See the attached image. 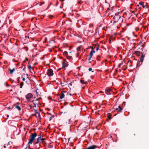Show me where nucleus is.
Returning <instances> with one entry per match:
<instances>
[{"label": "nucleus", "mask_w": 149, "mask_h": 149, "mask_svg": "<svg viewBox=\"0 0 149 149\" xmlns=\"http://www.w3.org/2000/svg\"><path fill=\"white\" fill-rule=\"evenodd\" d=\"M37 136V134L36 133L32 134L29 137V142L27 144L28 147L30 148V146L31 144L33 141L35 140V138Z\"/></svg>", "instance_id": "1"}, {"label": "nucleus", "mask_w": 149, "mask_h": 149, "mask_svg": "<svg viewBox=\"0 0 149 149\" xmlns=\"http://www.w3.org/2000/svg\"><path fill=\"white\" fill-rule=\"evenodd\" d=\"M45 139L44 138H42L41 136H39L37 139L36 141L35 142V144H37L38 143L40 142H43L45 140Z\"/></svg>", "instance_id": "2"}, {"label": "nucleus", "mask_w": 149, "mask_h": 149, "mask_svg": "<svg viewBox=\"0 0 149 149\" xmlns=\"http://www.w3.org/2000/svg\"><path fill=\"white\" fill-rule=\"evenodd\" d=\"M143 50L142 51L143 52H141V54H142V55L141 57H140V61L141 62V63L143 62V58L145 57V55L146 54V53H144L143 51Z\"/></svg>", "instance_id": "3"}, {"label": "nucleus", "mask_w": 149, "mask_h": 149, "mask_svg": "<svg viewBox=\"0 0 149 149\" xmlns=\"http://www.w3.org/2000/svg\"><path fill=\"white\" fill-rule=\"evenodd\" d=\"M47 74L49 76H52L53 74V70L51 69H49L47 72Z\"/></svg>", "instance_id": "4"}, {"label": "nucleus", "mask_w": 149, "mask_h": 149, "mask_svg": "<svg viewBox=\"0 0 149 149\" xmlns=\"http://www.w3.org/2000/svg\"><path fill=\"white\" fill-rule=\"evenodd\" d=\"M25 96L26 98L28 100V102H29L30 101L29 99L33 97V95L31 93H29L27 94Z\"/></svg>", "instance_id": "5"}, {"label": "nucleus", "mask_w": 149, "mask_h": 149, "mask_svg": "<svg viewBox=\"0 0 149 149\" xmlns=\"http://www.w3.org/2000/svg\"><path fill=\"white\" fill-rule=\"evenodd\" d=\"M111 91V90L109 88H107L106 89L105 93L107 95H111V93L110 92Z\"/></svg>", "instance_id": "6"}, {"label": "nucleus", "mask_w": 149, "mask_h": 149, "mask_svg": "<svg viewBox=\"0 0 149 149\" xmlns=\"http://www.w3.org/2000/svg\"><path fill=\"white\" fill-rule=\"evenodd\" d=\"M121 16L118 14H115V15L114 17L113 18V20L116 19H118V20L119 21L120 18H121Z\"/></svg>", "instance_id": "7"}, {"label": "nucleus", "mask_w": 149, "mask_h": 149, "mask_svg": "<svg viewBox=\"0 0 149 149\" xmlns=\"http://www.w3.org/2000/svg\"><path fill=\"white\" fill-rule=\"evenodd\" d=\"M39 99H37L36 100H33L32 102L33 103V104H34V107H36V104H37V105H38V104H39V102H37V101H38Z\"/></svg>", "instance_id": "8"}, {"label": "nucleus", "mask_w": 149, "mask_h": 149, "mask_svg": "<svg viewBox=\"0 0 149 149\" xmlns=\"http://www.w3.org/2000/svg\"><path fill=\"white\" fill-rule=\"evenodd\" d=\"M116 109L118 111V113H120L123 109V108L121 107L120 106H118V108H116Z\"/></svg>", "instance_id": "9"}, {"label": "nucleus", "mask_w": 149, "mask_h": 149, "mask_svg": "<svg viewBox=\"0 0 149 149\" xmlns=\"http://www.w3.org/2000/svg\"><path fill=\"white\" fill-rule=\"evenodd\" d=\"M14 107H15V108L17 109V110L20 111L21 110V108L19 106H18L17 104H13V107H12V109H13Z\"/></svg>", "instance_id": "10"}, {"label": "nucleus", "mask_w": 149, "mask_h": 149, "mask_svg": "<svg viewBox=\"0 0 149 149\" xmlns=\"http://www.w3.org/2000/svg\"><path fill=\"white\" fill-rule=\"evenodd\" d=\"M97 146L95 145H93L91 146L88 148H86L85 149H95V148H97Z\"/></svg>", "instance_id": "11"}, {"label": "nucleus", "mask_w": 149, "mask_h": 149, "mask_svg": "<svg viewBox=\"0 0 149 149\" xmlns=\"http://www.w3.org/2000/svg\"><path fill=\"white\" fill-rule=\"evenodd\" d=\"M63 93H66V92L65 91L63 92L62 91L61 92V95L60 96V98L61 99H62L64 98L65 96V95Z\"/></svg>", "instance_id": "12"}, {"label": "nucleus", "mask_w": 149, "mask_h": 149, "mask_svg": "<svg viewBox=\"0 0 149 149\" xmlns=\"http://www.w3.org/2000/svg\"><path fill=\"white\" fill-rule=\"evenodd\" d=\"M9 70L10 71V73L11 74H12L15 70L14 68L12 69L9 68Z\"/></svg>", "instance_id": "13"}, {"label": "nucleus", "mask_w": 149, "mask_h": 149, "mask_svg": "<svg viewBox=\"0 0 149 149\" xmlns=\"http://www.w3.org/2000/svg\"><path fill=\"white\" fill-rule=\"evenodd\" d=\"M141 52H140L139 51H136L135 52V54L137 56H139L141 54Z\"/></svg>", "instance_id": "14"}, {"label": "nucleus", "mask_w": 149, "mask_h": 149, "mask_svg": "<svg viewBox=\"0 0 149 149\" xmlns=\"http://www.w3.org/2000/svg\"><path fill=\"white\" fill-rule=\"evenodd\" d=\"M111 114L110 113H108L107 115V117L109 119V120H111Z\"/></svg>", "instance_id": "15"}, {"label": "nucleus", "mask_w": 149, "mask_h": 149, "mask_svg": "<svg viewBox=\"0 0 149 149\" xmlns=\"http://www.w3.org/2000/svg\"><path fill=\"white\" fill-rule=\"evenodd\" d=\"M139 4L141 5L143 8H144L145 7V6L144 5L143 3L144 2L142 1H141L139 2Z\"/></svg>", "instance_id": "16"}, {"label": "nucleus", "mask_w": 149, "mask_h": 149, "mask_svg": "<svg viewBox=\"0 0 149 149\" xmlns=\"http://www.w3.org/2000/svg\"><path fill=\"white\" fill-rule=\"evenodd\" d=\"M68 65V64L64 62L63 64V68H64L67 67Z\"/></svg>", "instance_id": "17"}, {"label": "nucleus", "mask_w": 149, "mask_h": 149, "mask_svg": "<svg viewBox=\"0 0 149 149\" xmlns=\"http://www.w3.org/2000/svg\"><path fill=\"white\" fill-rule=\"evenodd\" d=\"M24 85V82H21V83H20V88H22V87Z\"/></svg>", "instance_id": "18"}, {"label": "nucleus", "mask_w": 149, "mask_h": 149, "mask_svg": "<svg viewBox=\"0 0 149 149\" xmlns=\"http://www.w3.org/2000/svg\"><path fill=\"white\" fill-rule=\"evenodd\" d=\"M63 55L67 56L68 55V52L66 51H65L63 53Z\"/></svg>", "instance_id": "19"}, {"label": "nucleus", "mask_w": 149, "mask_h": 149, "mask_svg": "<svg viewBox=\"0 0 149 149\" xmlns=\"http://www.w3.org/2000/svg\"><path fill=\"white\" fill-rule=\"evenodd\" d=\"M131 61H130V60H129L127 62V64L128 65H129V66L130 67L131 66Z\"/></svg>", "instance_id": "20"}, {"label": "nucleus", "mask_w": 149, "mask_h": 149, "mask_svg": "<svg viewBox=\"0 0 149 149\" xmlns=\"http://www.w3.org/2000/svg\"><path fill=\"white\" fill-rule=\"evenodd\" d=\"M39 91V90L38 89H37L36 90V94L37 95V96H38V95H39L38 91Z\"/></svg>", "instance_id": "21"}, {"label": "nucleus", "mask_w": 149, "mask_h": 149, "mask_svg": "<svg viewBox=\"0 0 149 149\" xmlns=\"http://www.w3.org/2000/svg\"><path fill=\"white\" fill-rule=\"evenodd\" d=\"M66 57L68 59H71V58H72V57L71 56H69L68 55L67 56H66Z\"/></svg>", "instance_id": "22"}, {"label": "nucleus", "mask_w": 149, "mask_h": 149, "mask_svg": "<svg viewBox=\"0 0 149 149\" xmlns=\"http://www.w3.org/2000/svg\"><path fill=\"white\" fill-rule=\"evenodd\" d=\"M97 60L99 61L100 59V56L99 55L97 56Z\"/></svg>", "instance_id": "23"}, {"label": "nucleus", "mask_w": 149, "mask_h": 149, "mask_svg": "<svg viewBox=\"0 0 149 149\" xmlns=\"http://www.w3.org/2000/svg\"><path fill=\"white\" fill-rule=\"evenodd\" d=\"M80 82L82 84H84V81L83 80H80Z\"/></svg>", "instance_id": "24"}, {"label": "nucleus", "mask_w": 149, "mask_h": 149, "mask_svg": "<svg viewBox=\"0 0 149 149\" xmlns=\"http://www.w3.org/2000/svg\"><path fill=\"white\" fill-rule=\"evenodd\" d=\"M89 55L90 56L92 57V56H93V54L92 53V52H90Z\"/></svg>", "instance_id": "25"}, {"label": "nucleus", "mask_w": 149, "mask_h": 149, "mask_svg": "<svg viewBox=\"0 0 149 149\" xmlns=\"http://www.w3.org/2000/svg\"><path fill=\"white\" fill-rule=\"evenodd\" d=\"M96 46L97 47L96 48V50L97 51L99 49V48H98L99 45H98V44H97L96 45Z\"/></svg>", "instance_id": "26"}, {"label": "nucleus", "mask_w": 149, "mask_h": 149, "mask_svg": "<svg viewBox=\"0 0 149 149\" xmlns=\"http://www.w3.org/2000/svg\"><path fill=\"white\" fill-rule=\"evenodd\" d=\"M69 95H70L71 96H72V94L71 93H67V96H69Z\"/></svg>", "instance_id": "27"}, {"label": "nucleus", "mask_w": 149, "mask_h": 149, "mask_svg": "<svg viewBox=\"0 0 149 149\" xmlns=\"http://www.w3.org/2000/svg\"><path fill=\"white\" fill-rule=\"evenodd\" d=\"M34 111L36 113H38V111L37 110H34Z\"/></svg>", "instance_id": "28"}, {"label": "nucleus", "mask_w": 149, "mask_h": 149, "mask_svg": "<svg viewBox=\"0 0 149 149\" xmlns=\"http://www.w3.org/2000/svg\"><path fill=\"white\" fill-rule=\"evenodd\" d=\"M28 68L29 69H30L31 68V67L30 65L28 67Z\"/></svg>", "instance_id": "29"}, {"label": "nucleus", "mask_w": 149, "mask_h": 149, "mask_svg": "<svg viewBox=\"0 0 149 149\" xmlns=\"http://www.w3.org/2000/svg\"><path fill=\"white\" fill-rule=\"evenodd\" d=\"M139 62H137V66H140V64L139 65Z\"/></svg>", "instance_id": "30"}, {"label": "nucleus", "mask_w": 149, "mask_h": 149, "mask_svg": "<svg viewBox=\"0 0 149 149\" xmlns=\"http://www.w3.org/2000/svg\"><path fill=\"white\" fill-rule=\"evenodd\" d=\"M116 19H115V20H114V21H113V24H114L115 23H116Z\"/></svg>", "instance_id": "31"}, {"label": "nucleus", "mask_w": 149, "mask_h": 149, "mask_svg": "<svg viewBox=\"0 0 149 149\" xmlns=\"http://www.w3.org/2000/svg\"><path fill=\"white\" fill-rule=\"evenodd\" d=\"M91 52H92V53H94L95 52V51L93 50H92Z\"/></svg>", "instance_id": "32"}, {"label": "nucleus", "mask_w": 149, "mask_h": 149, "mask_svg": "<svg viewBox=\"0 0 149 149\" xmlns=\"http://www.w3.org/2000/svg\"><path fill=\"white\" fill-rule=\"evenodd\" d=\"M90 47L91 48V49H92V50H93V49H94V48H93V47L91 46Z\"/></svg>", "instance_id": "33"}, {"label": "nucleus", "mask_w": 149, "mask_h": 149, "mask_svg": "<svg viewBox=\"0 0 149 149\" xmlns=\"http://www.w3.org/2000/svg\"><path fill=\"white\" fill-rule=\"evenodd\" d=\"M77 50L78 51H80V47H78L77 48Z\"/></svg>", "instance_id": "34"}, {"label": "nucleus", "mask_w": 149, "mask_h": 149, "mask_svg": "<svg viewBox=\"0 0 149 149\" xmlns=\"http://www.w3.org/2000/svg\"><path fill=\"white\" fill-rule=\"evenodd\" d=\"M52 16L51 15H49L48 17H49L50 18H52Z\"/></svg>", "instance_id": "35"}, {"label": "nucleus", "mask_w": 149, "mask_h": 149, "mask_svg": "<svg viewBox=\"0 0 149 149\" xmlns=\"http://www.w3.org/2000/svg\"><path fill=\"white\" fill-rule=\"evenodd\" d=\"M92 68H89L88 69L89 71H90L92 70Z\"/></svg>", "instance_id": "36"}, {"label": "nucleus", "mask_w": 149, "mask_h": 149, "mask_svg": "<svg viewBox=\"0 0 149 149\" xmlns=\"http://www.w3.org/2000/svg\"><path fill=\"white\" fill-rule=\"evenodd\" d=\"M109 42L110 43H111V40H110V39H109Z\"/></svg>", "instance_id": "37"}, {"label": "nucleus", "mask_w": 149, "mask_h": 149, "mask_svg": "<svg viewBox=\"0 0 149 149\" xmlns=\"http://www.w3.org/2000/svg\"><path fill=\"white\" fill-rule=\"evenodd\" d=\"M25 80V78L24 77L22 79V81H24Z\"/></svg>", "instance_id": "38"}, {"label": "nucleus", "mask_w": 149, "mask_h": 149, "mask_svg": "<svg viewBox=\"0 0 149 149\" xmlns=\"http://www.w3.org/2000/svg\"><path fill=\"white\" fill-rule=\"evenodd\" d=\"M52 116H51L50 117V119H49V120H51L52 119Z\"/></svg>", "instance_id": "39"}, {"label": "nucleus", "mask_w": 149, "mask_h": 149, "mask_svg": "<svg viewBox=\"0 0 149 149\" xmlns=\"http://www.w3.org/2000/svg\"><path fill=\"white\" fill-rule=\"evenodd\" d=\"M92 57H91L90 56L89 59H88V61H90L91 60V58H92Z\"/></svg>", "instance_id": "40"}, {"label": "nucleus", "mask_w": 149, "mask_h": 149, "mask_svg": "<svg viewBox=\"0 0 149 149\" xmlns=\"http://www.w3.org/2000/svg\"><path fill=\"white\" fill-rule=\"evenodd\" d=\"M88 84V83L86 81L85 82H84V84Z\"/></svg>", "instance_id": "41"}, {"label": "nucleus", "mask_w": 149, "mask_h": 149, "mask_svg": "<svg viewBox=\"0 0 149 149\" xmlns=\"http://www.w3.org/2000/svg\"><path fill=\"white\" fill-rule=\"evenodd\" d=\"M49 147L50 148H51L52 147V146L51 145L49 144Z\"/></svg>", "instance_id": "42"}, {"label": "nucleus", "mask_w": 149, "mask_h": 149, "mask_svg": "<svg viewBox=\"0 0 149 149\" xmlns=\"http://www.w3.org/2000/svg\"><path fill=\"white\" fill-rule=\"evenodd\" d=\"M19 104V102H17L15 104H17V105L18 106Z\"/></svg>", "instance_id": "43"}, {"label": "nucleus", "mask_w": 149, "mask_h": 149, "mask_svg": "<svg viewBox=\"0 0 149 149\" xmlns=\"http://www.w3.org/2000/svg\"><path fill=\"white\" fill-rule=\"evenodd\" d=\"M38 116H39V117H40V113H38Z\"/></svg>", "instance_id": "44"}, {"label": "nucleus", "mask_w": 149, "mask_h": 149, "mask_svg": "<svg viewBox=\"0 0 149 149\" xmlns=\"http://www.w3.org/2000/svg\"><path fill=\"white\" fill-rule=\"evenodd\" d=\"M7 108L9 109H11V108L10 107H7Z\"/></svg>", "instance_id": "45"}, {"label": "nucleus", "mask_w": 149, "mask_h": 149, "mask_svg": "<svg viewBox=\"0 0 149 149\" xmlns=\"http://www.w3.org/2000/svg\"><path fill=\"white\" fill-rule=\"evenodd\" d=\"M69 85H70V86H72V84H71L70 83L68 84Z\"/></svg>", "instance_id": "46"}, {"label": "nucleus", "mask_w": 149, "mask_h": 149, "mask_svg": "<svg viewBox=\"0 0 149 149\" xmlns=\"http://www.w3.org/2000/svg\"><path fill=\"white\" fill-rule=\"evenodd\" d=\"M33 115L35 116L36 117H37L36 114H34Z\"/></svg>", "instance_id": "47"}, {"label": "nucleus", "mask_w": 149, "mask_h": 149, "mask_svg": "<svg viewBox=\"0 0 149 149\" xmlns=\"http://www.w3.org/2000/svg\"><path fill=\"white\" fill-rule=\"evenodd\" d=\"M93 26V25H92H92H91V24H90V27H91V26Z\"/></svg>", "instance_id": "48"}, {"label": "nucleus", "mask_w": 149, "mask_h": 149, "mask_svg": "<svg viewBox=\"0 0 149 149\" xmlns=\"http://www.w3.org/2000/svg\"><path fill=\"white\" fill-rule=\"evenodd\" d=\"M122 64V63H120V65H119V67H120V65Z\"/></svg>", "instance_id": "49"}, {"label": "nucleus", "mask_w": 149, "mask_h": 149, "mask_svg": "<svg viewBox=\"0 0 149 149\" xmlns=\"http://www.w3.org/2000/svg\"><path fill=\"white\" fill-rule=\"evenodd\" d=\"M26 60L27 61H28V58H26Z\"/></svg>", "instance_id": "50"}, {"label": "nucleus", "mask_w": 149, "mask_h": 149, "mask_svg": "<svg viewBox=\"0 0 149 149\" xmlns=\"http://www.w3.org/2000/svg\"><path fill=\"white\" fill-rule=\"evenodd\" d=\"M10 91H13V90H12L11 89V90H10Z\"/></svg>", "instance_id": "51"}, {"label": "nucleus", "mask_w": 149, "mask_h": 149, "mask_svg": "<svg viewBox=\"0 0 149 149\" xmlns=\"http://www.w3.org/2000/svg\"><path fill=\"white\" fill-rule=\"evenodd\" d=\"M9 117V116L8 115L7 116V117L8 118V117Z\"/></svg>", "instance_id": "52"}, {"label": "nucleus", "mask_w": 149, "mask_h": 149, "mask_svg": "<svg viewBox=\"0 0 149 149\" xmlns=\"http://www.w3.org/2000/svg\"><path fill=\"white\" fill-rule=\"evenodd\" d=\"M139 43H140V44H141V43H142V42H139Z\"/></svg>", "instance_id": "53"}, {"label": "nucleus", "mask_w": 149, "mask_h": 149, "mask_svg": "<svg viewBox=\"0 0 149 149\" xmlns=\"http://www.w3.org/2000/svg\"><path fill=\"white\" fill-rule=\"evenodd\" d=\"M48 114L49 115H51V113H48Z\"/></svg>", "instance_id": "54"}, {"label": "nucleus", "mask_w": 149, "mask_h": 149, "mask_svg": "<svg viewBox=\"0 0 149 149\" xmlns=\"http://www.w3.org/2000/svg\"><path fill=\"white\" fill-rule=\"evenodd\" d=\"M38 136H39V137L40 136H41L40 134V135H39Z\"/></svg>", "instance_id": "55"}, {"label": "nucleus", "mask_w": 149, "mask_h": 149, "mask_svg": "<svg viewBox=\"0 0 149 149\" xmlns=\"http://www.w3.org/2000/svg\"><path fill=\"white\" fill-rule=\"evenodd\" d=\"M4 148H5L6 147V146H4Z\"/></svg>", "instance_id": "56"}, {"label": "nucleus", "mask_w": 149, "mask_h": 149, "mask_svg": "<svg viewBox=\"0 0 149 149\" xmlns=\"http://www.w3.org/2000/svg\"><path fill=\"white\" fill-rule=\"evenodd\" d=\"M10 86V85H8V86Z\"/></svg>", "instance_id": "57"}, {"label": "nucleus", "mask_w": 149, "mask_h": 149, "mask_svg": "<svg viewBox=\"0 0 149 149\" xmlns=\"http://www.w3.org/2000/svg\"><path fill=\"white\" fill-rule=\"evenodd\" d=\"M133 35H134V32H133Z\"/></svg>", "instance_id": "58"}, {"label": "nucleus", "mask_w": 149, "mask_h": 149, "mask_svg": "<svg viewBox=\"0 0 149 149\" xmlns=\"http://www.w3.org/2000/svg\"><path fill=\"white\" fill-rule=\"evenodd\" d=\"M29 148V149H31V148Z\"/></svg>", "instance_id": "59"}, {"label": "nucleus", "mask_w": 149, "mask_h": 149, "mask_svg": "<svg viewBox=\"0 0 149 149\" xmlns=\"http://www.w3.org/2000/svg\"><path fill=\"white\" fill-rule=\"evenodd\" d=\"M137 6H139V5H137Z\"/></svg>", "instance_id": "60"}, {"label": "nucleus", "mask_w": 149, "mask_h": 149, "mask_svg": "<svg viewBox=\"0 0 149 149\" xmlns=\"http://www.w3.org/2000/svg\"><path fill=\"white\" fill-rule=\"evenodd\" d=\"M26 75L27 76H28V74H26Z\"/></svg>", "instance_id": "61"}, {"label": "nucleus", "mask_w": 149, "mask_h": 149, "mask_svg": "<svg viewBox=\"0 0 149 149\" xmlns=\"http://www.w3.org/2000/svg\"><path fill=\"white\" fill-rule=\"evenodd\" d=\"M41 58V59H43V58Z\"/></svg>", "instance_id": "62"}, {"label": "nucleus", "mask_w": 149, "mask_h": 149, "mask_svg": "<svg viewBox=\"0 0 149 149\" xmlns=\"http://www.w3.org/2000/svg\"><path fill=\"white\" fill-rule=\"evenodd\" d=\"M116 114L114 115V116H116Z\"/></svg>", "instance_id": "63"}, {"label": "nucleus", "mask_w": 149, "mask_h": 149, "mask_svg": "<svg viewBox=\"0 0 149 149\" xmlns=\"http://www.w3.org/2000/svg\"><path fill=\"white\" fill-rule=\"evenodd\" d=\"M27 147H26V148H25V149H27Z\"/></svg>", "instance_id": "64"}]
</instances>
